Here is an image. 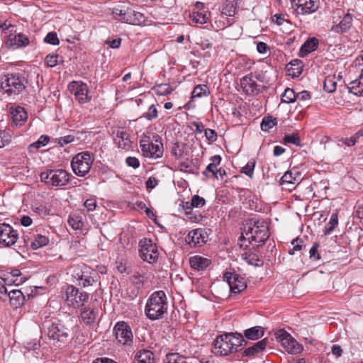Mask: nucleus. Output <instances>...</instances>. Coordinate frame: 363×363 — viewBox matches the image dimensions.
<instances>
[{"instance_id":"obj_1","label":"nucleus","mask_w":363,"mask_h":363,"mask_svg":"<svg viewBox=\"0 0 363 363\" xmlns=\"http://www.w3.org/2000/svg\"><path fill=\"white\" fill-rule=\"evenodd\" d=\"M240 333H228L221 335L214 340L212 352L217 355L226 356L237 352L244 342Z\"/></svg>"},{"instance_id":"obj_2","label":"nucleus","mask_w":363,"mask_h":363,"mask_svg":"<svg viewBox=\"0 0 363 363\" xmlns=\"http://www.w3.org/2000/svg\"><path fill=\"white\" fill-rule=\"evenodd\" d=\"M269 233L267 223L264 220L251 219L245 227V233L242 238L248 240L250 243L255 242L261 245L264 244L269 238Z\"/></svg>"},{"instance_id":"obj_3","label":"nucleus","mask_w":363,"mask_h":363,"mask_svg":"<svg viewBox=\"0 0 363 363\" xmlns=\"http://www.w3.org/2000/svg\"><path fill=\"white\" fill-rule=\"evenodd\" d=\"M145 314L150 320L161 318L167 311V296L164 291L154 292L148 298L145 306Z\"/></svg>"},{"instance_id":"obj_4","label":"nucleus","mask_w":363,"mask_h":363,"mask_svg":"<svg viewBox=\"0 0 363 363\" xmlns=\"http://www.w3.org/2000/svg\"><path fill=\"white\" fill-rule=\"evenodd\" d=\"M25 82V77L19 74L0 76V89L8 95L20 93L26 87Z\"/></svg>"},{"instance_id":"obj_5","label":"nucleus","mask_w":363,"mask_h":363,"mask_svg":"<svg viewBox=\"0 0 363 363\" xmlns=\"http://www.w3.org/2000/svg\"><path fill=\"white\" fill-rule=\"evenodd\" d=\"M94 156L89 152H82L75 155L71 162L72 169L75 174L84 177L89 173L93 162Z\"/></svg>"},{"instance_id":"obj_6","label":"nucleus","mask_w":363,"mask_h":363,"mask_svg":"<svg viewBox=\"0 0 363 363\" xmlns=\"http://www.w3.org/2000/svg\"><path fill=\"white\" fill-rule=\"evenodd\" d=\"M41 182L55 186H63L68 184L69 175L64 169H50L40 174Z\"/></svg>"},{"instance_id":"obj_7","label":"nucleus","mask_w":363,"mask_h":363,"mask_svg":"<svg viewBox=\"0 0 363 363\" xmlns=\"http://www.w3.org/2000/svg\"><path fill=\"white\" fill-rule=\"evenodd\" d=\"M68 270L72 277L79 281V285L86 287L93 284L94 279L91 275L90 268L86 264H74Z\"/></svg>"},{"instance_id":"obj_8","label":"nucleus","mask_w":363,"mask_h":363,"mask_svg":"<svg viewBox=\"0 0 363 363\" xmlns=\"http://www.w3.org/2000/svg\"><path fill=\"white\" fill-rule=\"evenodd\" d=\"M89 294L79 290L73 285H69L65 289V298L69 305L73 307H81L89 300Z\"/></svg>"},{"instance_id":"obj_9","label":"nucleus","mask_w":363,"mask_h":363,"mask_svg":"<svg viewBox=\"0 0 363 363\" xmlns=\"http://www.w3.org/2000/svg\"><path fill=\"white\" fill-rule=\"evenodd\" d=\"M113 334L117 342L123 345H130L133 342V335L131 328L124 321L118 322L115 325Z\"/></svg>"},{"instance_id":"obj_10","label":"nucleus","mask_w":363,"mask_h":363,"mask_svg":"<svg viewBox=\"0 0 363 363\" xmlns=\"http://www.w3.org/2000/svg\"><path fill=\"white\" fill-rule=\"evenodd\" d=\"M139 245L140 257L149 263L155 262L159 256L157 245L148 239L141 240Z\"/></svg>"},{"instance_id":"obj_11","label":"nucleus","mask_w":363,"mask_h":363,"mask_svg":"<svg viewBox=\"0 0 363 363\" xmlns=\"http://www.w3.org/2000/svg\"><path fill=\"white\" fill-rule=\"evenodd\" d=\"M69 90L81 104L87 103L91 99L87 84L82 82L73 81L69 84Z\"/></svg>"},{"instance_id":"obj_12","label":"nucleus","mask_w":363,"mask_h":363,"mask_svg":"<svg viewBox=\"0 0 363 363\" xmlns=\"http://www.w3.org/2000/svg\"><path fill=\"white\" fill-rule=\"evenodd\" d=\"M47 334L50 339L66 343L70 335V330L60 323H52L48 326Z\"/></svg>"},{"instance_id":"obj_13","label":"nucleus","mask_w":363,"mask_h":363,"mask_svg":"<svg viewBox=\"0 0 363 363\" xmlns=\"http://www.w3.org/2000/svg\"><path fill=\"white\" fill-rule=\"evenodd\" d=\"M18 238V234L10 225L5 223H0V245L11 247L13 245Z\"/></svg>"},{"instance_id":"obj_14","label":"nucleus","mask_w":363,"mask_h":363,"mask_svg":"<svg viewBox=\"0 0 363 363\" xmlns=\"http://www.w3.org/2000/svg\"><path fill=\"white\" fill-rule=\"evenodd\" d=\"M223 280L227 282L232 293L238 294L247 288L244 278L239 274L226 272L223 275Z\"/></svg>"},{"instance_id":"obj_15","label":"nucleus","mask_w":363,"mask_h":363,"mask_svg":"<svg viewBox=\"0 0 363 363\" xmlns=\"http://www.w3.org/2000/svg\"><path fill=\"white\" fill-rule=\"evenodd\" d=\"M291 4L298 13L303 15L314 13L319 7L318 0H291Z\"/></svg>"},{"instance_id":"obj_16","label":"nucleus","mask_w":363,"mask_h":363,"mask_svg":"<svg viewBox=\"0 0 363 363\" xmlns=\"http://www.w3.org/2000/svg\"><path fill=\"white\" fill-rule=\"evenodd\" d=\"M140 147L143 155L147 157L159 158L163 154V145L161 143H153L144 140L140 141Z\"/></svg>"},{"instance_id":"obj_17","label":"nucleus","mask_w":363,"mask_h":363,"mask_svg":"<svg viewBox=\"0 0 363 363\" xmlns=\"http://www.w3.org/2000/svg\"><path fill=\"white\" fill-rule=\"evenodd\" d=\"M29 43L28 36L22 33H10L6 41V46L11 49L23 48L28 46Z\"/></svg>"},{"instance_id":"obj_18","label":"nucleus","mask_w":363,"mask_h":363,"mask_svg":"<svg viewBox=\"0 0 363 363\" xmlns=\"http://www.w3.org/2000/svg\"><path fill=\"white\" fill-rule=\"evenodd\" d=\"M260 74H256L255 76L247 75L245 76L240 79V86L243 91L248 95L257 94L259 93L258 84L256 82V79H259Z\"/></svg>"},{"instance_id":"obj_19","label":"nucleus","mask_w":363,"mask_h":363,"mask_svg":"<svg viewBox=\"0 0 363 363\" xmlns=\"http://www.w3.org/2000/svg\"><path fill=\"white\" fill-rule=\"evenodd\" d=\"M114 135L113 142L118 148L129 150L131 147L132 142L129 133L123 129H118L113 132Z\"/></svg>"},{"instance_id":"obj_20","label":"nucleus","mask_w":363,"mask_h":363,"mask_svg":"<svg viewBox=\"0 0 363 363\" xmlns=\"http://www.w3.org/2000/svg\"><path fill=\"white\" fill-rule=\"evenodd\" d=\"M206 233L204 232L203 229L197 228L191 230L188 233L186 240L191 247H196L204 244L206 241Z\"/></svg>"},{"instance_id":"obj_21","label":"nucleus","mask_w":363,"mask_h":363,"mask_svg":"<svg viewBox=\"0 0 363 363\" xmlns=\"http://www.w3.org/2000/svg\"><path fill=\"white\" fill-rule=\"evenodd\" d=\"M98 315V310L95 308L86 306L85 304L80 307V318L86 325L93 324Z\"/></svg>"},{"instance_id":"obj_22","label":"nucleus","mask_w":363,"mask_h":363,"mask_svg":"<svg viewBox=\"0 0 363 363\" xmlns=\"http://www.w3.org/2000/svg\"><path fill=\"white\" fill-rule=\"evenodd\" d=\"M12 121L16 126H21L28 118V114L23 107L17 106L10 108Z\"/></svg>"},{"instance_id":"obj_23","label":"nucleus","mask_w":363,"mask_h":363,"mask_svg":"<svg viewBox=\"0 0 363 363\" xmlns=\"http://www.w3.org/2000/svg\"><path fill=\"white\" fill-rule=\"evenodd\" d=\"M145 17L143 13L135 11L130 8H126L125 16L123 18V22L133 24L140 25L143 23Z\"/></svg>"},{"instance_id":"obj_24","label":"nucleus","mask_w":363,"mask_h":363,"mask_svg":"<svg viewBox=\"0 0 363 363\" xmlns=\"http://www.w3.org/2000/svg\"><path fill=\"white\" fill-rule=\"evenodd\" d=\"M353 18L350 13H346L338 24L333 25L331 28L333 32L343 33L347 32L352 26Z\"/></svg>"},{"instance_id":"obj_25","label":"nucleus","mask_w":363,"mask_h":363,"mask_svg":"<svg viewBox=\"0 0 363 363\" xmlns=\"http://www.w3.org/2000/svg\"><path fill=\"white\" fill-rule=\"evenodd\" d=\"M189 264L192 269L196 271H203L211 264V261L208 258L195 255L190 257Z\"/></svg>"},{"instance_id":"obj_26","label":"nucleus","mask_w":363,"mask_h":363,"mask_svg":"<svg viewBox=\"0 0 363 363\" xmlns=\"http://www.w3.org/2000/svg\"><path fill=\"white\" fill-rule=\"evenodd\" d=\"M7 298L9 299L11 305L15 308L22 306L25 301L23 292L18 289H9Z\"/></svg>"},{"instance_id":"obj_27","label":"nucleus","mask_w":363,"mask_h":363,"mask_svg":"<svg viewBox=\"0 0 363 363\" xmlns=\"http://www.w3.org/2000/svg\"><path fill=\"white\" fill-rule=\"evenodd\" d=\"M318 46V40L315 38L308 39L301 47L299 56L304 57L311 52L315 50Z\"/></svg>"},{"instance_id":"obj_28","label":"nucleus","mask_w":363,"mask_h":363,"mask_svg":"<svg viewBox=\"0 0 363 363\" xmlns=\"http://www.w3.org/2000/svg\"><path fill=\"white\" fill-rule=\"evenodd\" d=\"M211 163L206 167L205 170L203 172V174L206 177H208V174L211 173L213 177L218 178V166L220 164L221 157L219 155H214L211 157Z\"/></svg>"},{"instance_id":"obj_29","label":"nucleus","mask_w":363,"mask_h":363,"mask_svg":"<svg viewBox=\"0 0 363 363\" xmlns=\"http://www.w3.org/2000/svg\"><path fill=\"white\" fill-rule=\"evenodd\" d=\"M268 343L267 338L257 342L252 346L247 348L242 353L243 356H253L264 350Z\"/></svg>"},{"instance_id":"obj_30","label":"nucleus","mask_w":363,"mask_h":363,"mask_svg":"<svg viewBox=\"0 0 363 363\" xmlns=\"http://www.w3.org/2000/svg\"><path fill=\"white\" fill-rule=\"evenodd\" d=\"M133 363H154V354L150 350H140L135 356Z\"/></svg>"},{"instance_id":"obj_31","label":"nucleus","mask_w":363,"mask_h":363,"mask_svg":"<svg viewBox=\"0 0 363 363\" xmlns=\"http://www.w3.org/2000/svg\"><path fill=\"white\" fill-rule=\"evenodd\" d=\"M241 257L247 264L252 266L259 267L263 264V261L259 259V256L251 251L244 252L241 254Z\"/></svg>"},{"instance_id":"obj_32","label":"nucleus","mask_w":363,"mask_h":363,"mask_svg":"<svg viewBox=\"0 0 363 363\" xmlns=\"http://www.w3.org/2000/svg\"><path fill=\"white\" fill-rule=\"evenodd\" d=\"M281 345L289 353H298L301 351L300 345L291 337V335L289 336L286 340H285Z\"/></svg>"},{"instance_id":"obj_33","label":"nucleus","mask_w":363,"mask_h":363,"mask_svg":"<svg viewBox=\"0 0 363 363\" xmlns=\"http://www.w3.org/2000/svg\"><path fill=\"white\" fill-rule=\"evenodd\" d=\"M264 330L261 326H255L245 330V337L252 340H257L264 335Z\"/></svg>"},{"instance_id":"obj_34","label":"nucleus","mask_w":363,"mask_h":363,"mask_svg":"<svg viewBox=\"0 0 363 363\" xmlns=\"http://www.w3.org/2000/svg\"><path fill=\"white\" fill-rule=\"evenodd\" d=\"M298 174L296 173V174L294 175V174L292 172L287 171L281 177V178L280 179V184L281 186L295 185V184L298 182Z\"/></svg>"},{"instance_id":"obj_35","label":"nucleus","mask_w":363,"mask_h":363,"mask_svg":"<svg viewBox=\"0 0 363 363\" xmlns=\"http://www.w3.org/2000/svg\"><path fill=\"white\" fill-rule=\"evenodd\" d=\"M210 94L208 87L205 84H199L196 86L192 91L191 98H201L207 96Z\"/></svg>"},{"instance_id":"obj_36","label":"nucleus","mask_w":363,"mask_h":363,"mask_svg":"<svg viewBox=\"0 0 363 363\" xmlns=\"http://www.w3.org/2000/svg\"><path fill=\"white\" fill-rule=\"evenodd\" d=\"M49 242L48 237L41 234H37L34 240L31 241V247L33 250L45 246Z\"/></svg>"},{"instance_id":"obj_37","label":"nucleus","mask_w":363,"mask_h":363,"mask_svg":"<svg viewBox=\"0 0 363 363\" xmlns=\"http://www.w3.org/2000/svg\"><path fill=\"white\" fill-rule=\"evenodd\" d=\"M68 223L74 230L82 229L84 225L82 217L77 214L71 215L68 219Z\"/></svg>"},{"instance_id":"obj_38","label":"nucleus","mask_w":363,"mask_h":363,"mask_svg":"<svg viewBox=\"0 0 363 363\" xmlns=\"http://www.w3.org/2000/svg\"><path fill=\"white\" fill-rule=\"evenodd\" d=\"M349 92L353 94L355 96H362L363 94V88L362 87L361 83L355 79L352 81L347 86Z\"/></svg>"},{"instance_id":"obj_39","label":"nucleus","mask_w":363,"mask_h":363,"mask_svg":"<svg viewBox=\"0 0 363 363\" xmlns=\"http://www.w3.org/2000/svg\"><path fill=\"white\" fill-rule=\"evenodd\" d=\"M338 224V218L337 213H333L330 216L329 222L325 226L324 234L329 235L330 234L335 227Z\"/></svg>"},{"instance_id":"obj_40","label":"nucleus","mask_w":363,"mask_h":363,"mask_svg":"<svg viewBox=\"0 0 363 363\" xmlns=\"http://www.w3.org/2000/svg\"><path fill=\"white\" fill-rule=\"evenodd\" d=\"M157 106H159L158 104L150 105L147 111L144 113L143 116L149 121L156 119L158 117V110L157 108Z\"/></svg>"},{"instance_id":"obj_41","label":"nucleus","mask_w":363,"mask_h":363,"mask_svg":"<svg viewBox=\"0 0 363 363\" xmlns=\"http://www.w3.org/2000/svg\"><path fill=\"white\" fill-rule=\"evenodd\" d=\"M296 100V94L294 92V89L290 88H286L281 96V101L283 103H293Z\"/></svg>"},{"instance_id":"obj_42","label":"nucleus","mask_w":363,"mask_h":363,"mask_svg":"<svg viewBox=\"0 0 363 363\" xmlns=\"http://www.w3.org/2000/svg\"><path fill=\"white\" fill-rule=\"evenodd\" d=\"M190 18L193 21L199 24H205L208 20V17L204 13L200 11H194L190 15Z\"/></svg>"},{"instance_id":"obj_43","label":"nucleus","mask_w":363,"mask_h":363,"mask_svg":"<svg viewBox=\"0 0 363 363\" xmlns=\"http://www.w3.org/2000/svg\"><path fill=\"white\" fill-rule=\"evenodd\" d=\"M277 120L272 116L264 117L261 123V128L264 131H267L277 125Z\"/></svg>"},{"instance_id":"obj_44","label":"nucleus","mask_w":363,"mask_h":363,"mask_svg":"<svg viewBox=\"0 0 363 363\" xmlns=\"http://www.w3.org/2000/svg\"><path fill=\"white\" fill-rule=\"evenodd\" d=\"M337 82L333 76H328L324 82V89L328 93H333L336 89Z\"/></svg>"},{"instance_id":"obj_45","label":"nucleus","mask_w":363,"mask_h":363,"mask_svg":"<svg viewBox=\"0 0 363 363\" xmlns=\"http://www.w3.org/2000/svg\"><path fill=\"white\" fill-rule=\"evenodd\" d=\"M156 94L159 96H164L170 94L172 91L169 84H157L154 87Z\"/></svg>"},{"instance_id":"obj_46","label":"nucleus","mask_w":363,"mask_h":363,"mask_svg":"<svg viewBox=\"0 0 363 363\" xmlns=\"http://www.w3.org/2000/svg\"><path fill=\"white\" fill-rule=\"evenodd\" d=\"M255 167V162L254 160H251L242 168L241 172L252 178Z\"/></svg>"},{"instance_id":"obj_47","label":"nucleus","mask_w":363,"mask_h":363,"mask_svg":"<svg viewBox=\"0 0 363 363\" xmlns=\"http://www.w3.org/2000/svg\"><path fill=\"white\" fill-rule=\"evenodd\" d=\"M285 144H293L296 145H301V140L298 133H292L291 135H286L284 138Z\"/></svg>"},{"instance_id":"obj_48","label":"nucleus","mask_w":363,"mask_h":363,"mask_svg":"<svg viewBox=\"0 0 363 363\" xmlns=\"http://www.w3.org/2000/svg\"><path fill=\"white\" fill-rule=\"evenodd\" d=\"M44 41L46 43L57 45L60 43V40L57 37V35L55 32H50L47 34L45 38H44Z\"/></svg>"},{"instance_id":"obj_49","label":"nucleus","mask_w":363,"mask_h":363,"mask_svg":"<svg viewBox=\"0 0 363 363\" xmlns=\"http://www.w3.org/2000/svg\"><path fill=\"white\" fill-rule=\"evenodd\" d=\"M126 8L125 6H117L113 9L112 13L117 20L123 22V18L125 16Z\"/></svg>"},{"instance_id":"obj_50","label":"nucleus","mask_w":363,"mask_h":363,"mask_svg":"<svg viewBox=\"0 0 363 363\" xmlns=\"http://www.w3.org/2000/svg\"><path fill=\"white\" fill-rule=\"evenodd\" d=\"M200 45L203 50H207L204 54L205 57H211L210 50L213 48V43L211 40L208 39H203L201 40Z\"/></svg>"},{"instance_id":"obj_51","label":"nucleus","mask_w":363,"mask_h":363,"mask_svg":"<svg viewBox=\"0 0 363 363\" xmlns=\"http://www.w3.org/2000/svg\"><path fill=\"white\" fill-rule=\"evenodd\" d=\"M11 140V135L6 130H0V148L8 145Z\"/></svg>"},{"instance_id":"obj_52","label":"nucleus","mask_w":363,"mask_h":363,"mask_svg":"<svg viewBox=\"0 0 363 363\" xmlns=\"http://www.w3.org/2000/svg\"><path fill=\"white\" fill-rule=\"evenodd\" d=\"M303 240L299 238L293 240L291 244L294 247L292 249L289 250V254L294 255L296 252L301 251L303 247Z\"/></svg>"},{"instance_id":"obj_53","label":"nucleus","mask_w":363,"mask_h":363,"mask_svg":"<svg viewBox=\"0 0 363 363\" xmlns=\"http://www.w3.org/2000/svg\"><path fill=\"white\" fill-rule=\"evenodd\" d=\"M205 203V199L199 195H194L191 198V205L193 206L194 208H201Z\"/></svg>"},{"instance_id":"obj_54","label":"nucleus","mask_w":363,"mask_h":363,"mask_svg":"<svg viewBox=\"0 0 363 363\" xmlns=\"http://www.w3.org/2000/svg\"><path fill=\"white\" fill-rule=\"evenodd\" d=\"M184 144L175 143L172 147V154L177 158L183 157L184 153Z\"/></svg>"},{"instance_id":"obj_55","label":"nucleus","mask_w":363,"mask_h":363,"mask_svg":"<svg viewBox=\"0 0 363 363\" xmlns=\"http://www.w3.org/2000/svg\"><path fill=\"white\" fill-rule=\"evenodd\" d=\"M59 55H48L45 57V63L50 67H53L58 64Z\"/></svg>"},{"instance_id":"obj_56","label":"nucleus","mask_w":363,"mask_h":363,"mask_svg":"<svg viewBox=\"0 0 363 363\" xmlns=\"http://www.w3.org/2000/svg\"><path fill=\"white\" fill-rule=\"evenodd\" d=\"M50 138L47 135H41L38 141L33 143L31 146H33L36 148H40L46 145L49 142Z\"/></svg>"},{"instance_id":"obj_57","label":"nucleus","mask_w":363,"mask_h":363,"mask_svg":"<svg viewBox=\"0 0 363 363\" xmlns=\"http://www.w3.org/2000/svg\"><path fill=\"white\" fill-rule=\"evenodd\" d=\"M358 138H356V135L354 134L350 138H341L339 140V142L342 143V144L351 147L356 144L357 142Z\"/></svg>"},{"instance_id":"obj_58","label":"nucleus","mask_w":363,"mask_h":363,"mask_svg":"<svg viewBox=\"0 0 363 363\" xmlns=\"http://www.w3.org/2000/svg\"><path fill=\"white\" fill-rule=\"evenodd\" d=\"M204 132L205 136L208 141L214 142L217 140L218 135L214 130L211 128H206Z\"/></svg>"},{"instance_id":"obj_59","label":"nucleus","mask_w":363,"mask_h":363,"mask_svg":"<svg viewBox=\"0 0 363 363\" xmlns=\"http://www.w3.org/2000/svg\"><path fill=\"white\" fill-rule=\"evenodd\" d=\"M167 363H184V359L177 354H169L167 356Z\"/></svg>"},{"instance_id":"obj_60","label":"nucleus","mask_w":363,"mask_h":363,"mask_svg":"<svg viewBox=\"0 0 363 363\" xmlns=\"http://www.w3.org/2000/svg\"><path fill=\"white\" fill-rule=\"evenodd\" d=\"M4 281H0V298L6 301L9 289L5 286Z\"/></svg>"},{"instance_id":"obj_61","label":"nucleus","mask_w":363,"mask_h":363,"mask_svg":"<svg viewBox=\"0 0 363 363\" xmlns=\"http://www.w3.org/2000/svg\"><path fill=\"white\" fill-rule=\"evenodd\" d=\"M84 206L88 211H92L95 210L96 207V201L94 199H88L84 202Z\"/></svg>"},{"instance_id":"obj_62","label":"nucleus","mask_w":363,"mask_h":363,"mask_svg":"<svg viewBox=\"0 0 363 363\" xmlns=\"http://www.w3.org/2000/svg\"><path fill=\"white\" fill-rule=\"evenodd\" d=\"M74 140V137L71 135H68L66 136L60 137L58 139V143L60 146H63L65 145H67L68 143H70L73 142Z\"/></svg>"},{"instance_id":"obj_63","label":"nucleus","mask_w":363,"mask_h":363,"mask_svg":"<svg viewBox=\"0 0 363 363\" xmlns=\"http://www.w3.org/2000/svg\"><path fill=\"white\" fill-rule=\"evenodd\" d=\"M126 164L128 166L133 167V168H138L140 165V162L136 157H128L126 158Z\"/></svg>"},{"instance_id":"obj_64","label":"nucleus","mask_w":363,"mask_h":363,"mask_svg":"<svg viewBox=\"0 0 363 363\" xmlns=\"http://www.w3.org/2000/svg\"><path fill=\"white\" fill-rule=\"evenodd\" d=\"M318 244L314 243L309 251L310 257L311 259H314L315 260H318L320 259L319 255L318 254Z\"/></svg>"}]
</instances>
